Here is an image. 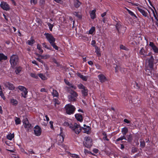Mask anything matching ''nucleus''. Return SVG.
Here are the masks:
<instances>
[{
  "mask_svg": "<svg viewBox=\"0 0 158 158\" xmlns=\"http://www.w3.org/2000/svg\"><path fill=\"white\" fill-rule=\"evenodd\" d=\"M52 94L54 96L56 97H57L58 95V94L57 91L54 89H53Z\"/></svg>",
  "mask_w": 158,
  "mask_h": 158,
  "instance_id": "nucleus-46",
  "label": "nucleus"
},
{
  "mask_svg": "<svg viewBox=\"0 0 158 158\" xmlns=\"http://www.w3.org/2000/svg\"><path fill=\"white\" fill-rule=\"evenodd\" d=\"M145 146V142L144 141H140V146L142 148H144Z\"/></svg>",
  "mask_w": 158,
  "mask_h": 158,
  "instance_id": "nucleus-38",
  "label": "nucleus"
},
{
  "mask_svg": "<svg viewBox=\"0 0 158 158\" xmlns=\"http://www.w3.org/2000/svg\"><path fill=\"white\" fill-rule=\"evenodd\" d=\"M49 123L51 125L50 127L52 129L53 128V122L52 121H51Z\"/></svg>",
  "mask_w": 158,
  "mask_h": 158,
  "instance_id": "nucleus-61",
  "label": "nucleus"
},
{
  "mask_svg": "<svg viewBox=\"0 0 158 158\" xmlns=\"http://www.w3.org/2000/svg\"><path fill=\"white\" fill-rule=\"evenodd\" d=\"M99 79H106L105 76L103 74H101L98 75Z\"/></svg>",
  "mask_w": 158,
  "mask_h": 158,
  "instance_id": "nucleus-48",
  "label": "nucleus"
},
{
  "mask_svg": "<svg viewBox=\"0 0 158 158\" xmlns=\"http://www.w3.org/2000/svg\"><path fill=\"white\" fill-rule=\"evenodd\" d=\"M72 129L77 134H79L82 130L80 125L77 124L76 123L74 124V126L72 127Z\"/></svg>",
  "mask_w": 158,
  "mask_h": 158,
  "instance_id": "nucleus-7",
  "label": "nucleus"
},
{
  "mask_svg": "<svg viewBox=\"0 0 158 158\" xmlns=\"http://www.w3.org/2000/svg\"><path fill=\"white\" fill-rule=\"evenodd\" d=\"M149 45L152 48L155 46L154 43L152 42H149Z\"/></svg>",
  "mask_w": 158,
  "mask_h": 158,
  "instance_id": "nucleus-55",
  "label": "nucleus"
},
{
  "mask_svg": "<svg viewBox=\"0 0 158 158\" xmlns=\"http://www.w3.org/2000/svg\"><path fill=\"white\" fill-rule=\"evenodd\" d=\"M81 129L84 130L83 132L88 134L91 133V127L89 126H86V127H81Z\"/></svg>",
  "mask_w": 158,
  "mask_h": 158,
  "instance_id": "nucleus-13",
  "label": "nucleus"
},
{
  "mask_svg": "<svg viewBox=\"0 0 158 158\" xmlns=\"http://www.w3.org/2000/svg\"><path fill=\"white\" fill-rule=\"evenodd\" d=\"M37 48L39 51V53L40 54H42L44 51L42 48L41 45L39 44H37Z\"/></svg>",
  "mask_w": 158,
  "mask_h": 158,
  "instance_id": "nucleus-27",
  "label": "nucleus"
},
{
  "mask_svg": "<svg viewBox=\"0 0 158 158\" xmlns=\"http://www.w3.org/2000/svg\"><path fill=\"white\" fill-rule=\"evenodd\" d=\"M35 42V40L32 39L31 40H28L27 41V43L28 44L30 45H32Z\"/></svg>",
  "mask_w": 158,
  "mask_h": 158,
  "instance_id": "nucleus-35",
  "label": "nucleus"
},
{
  "mask_svg": "<svg viewBox=\"0 0 158 158\" xmlns=\"http://www.w3.org/2000/svg\"><path fill=\"white\" fill-rule=\"evenodd\" d=\"M46 38L49 43L56 50H58L59 47L56 45L55 41V38L53 37L51 34L45 33L44 34Z\"/></svg>",
  "mask_w": 158,
  "mask_h": 158,
  "instance_id": "nucleus-1",
  "label": "nucleus"
},
{
  "mask_svg": "<svg viewBox=\"0 0 158 158\" xmlns=\"http://www.w3.org/2000/svg\"><path fill=\"white\" fill-rule=\"evenodd\" d=\"M30 3L32 5H35L37 3V0H30Z\"/></svg>",
  "mask_w": 158,
  "mask_h": 158,
  "instance_id": "nucleus-39",
  "label": "nucleus"
},
{
  "mask_svg": "<svg viewBox=\"0 0 158 158\" xmlns=\"http://www.w3.org/2000/svg\"><path fill=\"white\" fill-rule=\"evenodd\" d=\"M107 18L104 17L103 18L102 21L104 23H105L106 21H107Z\"/></svg>",
  "mask_w": 158,
  "mask_h": 158,
  "instance_id": "nucleus-57",
  "label": "nucleus"
},
{
  "mask_svg": "<svg viewBox=\"0 0 158 158\" xmlns=\"http://www.w3.org/2000/svg\"><path fill=\"white\" fill-rule=\"evenodd\" d=\"M65 107L66 113L69 114H73L76 109L75 107L71 104L66 105Z\"/></svg>",
  "mask_w": 158,
  "mask_h": 158,
  "instance_id": "nucleus-4",
  "label": "nucleus"
},
{
  "mask_svg": "<svg viewBox=\"0 0 158 158\" xmlns=\"http://www.w3.org/2000/svg\"><path fill=\"white\" fill-rule=\"evenodd\" d=\"M54 102L56 104H60V102H59V101L58 100L54 99Z\"/></svg>",
  "mask_w": 158,
  "mask_h": 158,
  "instance_id": "nucleus-56",
  "label": "nucleus"
},
{
  "mask_svg": "<svg viewBox=\"0 0 158 158\" xmlns=\"http://www.w3.org/2000/svg\"><path fill=\"white\" fill-rule=\"evenodd\" d=\"M15 69V73L16 74H19L21 72L22 68L20 66H18L16 67Z\"/></svg>",
  "mask_w": 158,
  "mask_h": 158,
  "instance_id": "nucleus-22",
  "label": "nucleus"
},
{
  "mask_svg": "<svg viewBox=\"0 0 158 158\" xmlns=\"http://www.w3.org/2000/svg\"><path fill=\"white\" fill-rule=\"evenodd\" d=\"M77 76L81 78V79H86V76L83 75L81 74V73H77Z\"/></svg>",
  "mask_w": 158,
  "mask_h": 158,
  "instance_id": "nucleus-33",
  "label": "nucleus"
},
{
  "mask_svg": "<svg viewBox=\"0 0 158 158\" xmlns=\"http://www.w3.org/2000/svg\"><path fill=\"white\" fill-rule=\"evenodd\" d=\"M95 67L96 68L98 69H102V67L98 64H96Z\"/></svg>",
  "mask_w": 158,
  "mask_h": 158,
  "instance_id": "nucleus-54",
  "label": "nucleus"
},
{
  "mask_svg": "<svg viewBox=\"0 0 158 158\" xmlns=\"http://www.w3.org/2000/svg\"><path fill=\"white\" fill-rule=\"evenodd\" d=\"M2 84L6 88H7L10 90H13L15 89L14 85L10 82H4Z\"/></svg>",
  "mask_w": 158,
  "mask_h": 158,
  "instance_id": "nucleus-8",
  "label": "nucleus"
},
{
  "mask_svg": "<svg viewBox=\"0 0 158 158\" xmlns=\"http://www.w3.org/2000/svg\"><path fill=\"white\" fill-rule=\"evenodd\" d=\"M18 88L22 91H23L24 90H25V89H26L25 87L22 86H18Z\"/></svg>",
  "mask_w": 158,
  "mask_h": 158,
  "instance_id": "nucleus-43",
  "label": "nucleus"
},
{
  "mask_svg": "<svg viewBox=\"0 0 158 158\" xmlns=\"http://www.w3.org/2000/svg\"><path fill=\"white\" fill-rule=\"evenodd\" d=\"M38 77H39L41 79H44L45 78V75L42 73H39L37 74Z\"/></svg>",
  "mask_w": 158,
  "mask_h": 158,
  "instance_id": "nucleus-49",
  "label": "nucleus"
},
{
  "mask_svg": "<svg viewBox=\"0 0 158 158\" xmlns=\"http://www.w3.org/2000/svg\"><path fill=\"white\" fill-rule=\"evenodd\" d=\"M81 4V3L78 0H74V5L76 8H79Z\"/></svg>",
  "mask_w": 158,
  "mask_h": 158,
  "instance_id": "nucleus-21",
  "label": "nucleus"
},
{
  "mask_svg": "<svg viewBox=\"0 0 158 158\" xmlns=\"http://www.w3.org/2000/svg\"><path fill=\"white\" fill-rule=\"evenodd\" d=\"M47 24L50 30L51 31H52V28L54 25L53 24L50 23H47Z\"/></svg>",
  "mask_w": 158,
  "mask_h": 158,
  "instance_id": "nucleus-40",
  "label": "nucleus"
},
{
  "mask_svg": "<svg viewBox=\"0 0 158 158\" xmlns=\"http://www.w3.org/2000/svg\"><path fill=\"white\" fill-rule=\"evenodd\" d=\"M147 51L145 50L144 48L143 47L139 50V54L140 55H143V57H145L147 56Z\"/></svg>",
  "mask_w": 158,
  "mask_h": 158,
  "instance_id": "nucleus-15",
  "label": "nucleus"
},
{
  "mask_svg": "<svg viewBox=\"0 0 158 158\" xmlns=\"http://www.w3.org/2000/svg\"><path fill=\"white\" fill-rule=\"evenodd\" d=\"M18 88L22 91H23L24 90H25V89H26L25 87L22 86H18Z\"/></svg>",
  "mask_w": 158,
  "mask_h": 158,
  "instance_id": "nucleus-44",
  "label": "nucleus"
},
{
  "mask_svg": "<svg viewBox=\"0 0 158 158\" xmlns=\"http://www.w3.org/2000/svg\"><path fill=\"white\" fill-rule=\"evenodd\" d=\"M34 129L35 134L36 136H39L41 135V129L39 126L36 125L34 127Z\"/></svg>",
  "mask_w": 158,
  "mask_h": 158,
  "instance_id": "nucleus-10",
  "label": "nucleus"
},
{
  "mask_svg": "<svg viewBox=\"0 0 158 158\" xmlns=\"http://www.w3.org/2000/svg\"><path fill=\"white\" fill-rule=\"evenodd\" d=\"M70 95L68 96V98L69 101L74 102L76 100L77 97L78 96L77 93L74 90H71L69 93Z\"/></svg>",
  "mask_w": 158,
  "mask_h": 158,
  "instance_id": "nucleus-6",
  "label": "nucleus"
},
{
  "mask_svg": "<svg viewBox=\"0 0 158 158\" xmlns=\"http://www.w3.org/2000/svg\"><path fill=\"white\" fill-rule=\"evenodd\" d=\"M77 87L80 89H85L86 87H85L82 84H78L77 85Z\"/></svg>",
  "mask_w": 158,
  "mask_h": 158,
  "instance_id": "nucleus-47",
  "label": "nucleus"
},
{
  "mask_svg": "<svg viewBox=\"0 0 158 158\" xmlns=\"http://www.w3.org/2000/svg\"><path fill=\"white\" fill-rule=\"evenodd\" d=\"M152 10V12H153V16H154L155 19H156V18L157 17L156 16V14H155L154 11L153 10Z\"/></svg>",
  "mask_w": 158,
  "mask_h": 158,
  "instance_id": "nucleus-63",
  "label": "nucleus"
},
{
  "mask_svg": "<svg viewBox=\"0 0 158 158\" xmlns=\"http://www.w3.org/2000/svg\"><path fill=\"white\" fill-rule=\"evenodd\" d=\"M96 10L94 9L92 10L90 12V15L91 18L92 19H94L96 18Z\"/></svg>",
  "mask_w": 158,
  "mask_h": 158,
  "instance_id": "nucleus-16",
  "label": "nucleus"
},
{
  "mask_svg": "<svg viewBox=\"0 0 158 158\" xmlns=\"http://www.w3.org/2000/svg\"><path fill=\"white\" fill-rule=\"evenodd\" d=\"M95 53L97 54L98 56H100L101 55V53L100 52L99 49L98 47H95Z\"/></svg>",
  "mask_w": 158,
  "mask_h": 158,
  "instance_id": "nucleus-32",
  "label": "nucleus"
},
{
  "mask_svg": "<svg viewBox=\"0 0 158 158\" xmlns=\"http://www.w3.org/2000/svg\"><path fill=\"white\" fill-rule=\"evenodd\" d=\"M0 6L3 10L7 11L10 9L9 5L5 2H2L0 4Z\"/></svg>",
  "mask_w": 158,
  "mask_h": 158,
  "instance_id": "nucleus-9",
  "label": "nucleus"
},
{
  "mask_svg": "<svg viewBox=\"0 0 158 158\" xmlns=\"http://www.w3.org/2000/svg\"><path fill=\"white\" fill-rule=\"evenodd\" d=\"M103 139L104 140H106L108 141L109 140V139L108 138H107V136H104L103 137Z\"/></svg>",
  "mask_w": 158,
  "mask_h": 158,
  "instance_id": "nucleus-64",
  "label": "nucleus"
},
{
  "mask_svg": "<svg viewBox=\"0 0 158 158\" xmlns=\"http://www.w3.org/2000/svg\"><path fill=\"white\" fill-rule=\"evenodd\" d=\"M14 134H11V133H10L8 134L7 136V138L10 140H11L14 137Z\"/></svg>",
  "mask_w": 158,
  "mask_h": 158,
  "instance_id": "nucleus-34",
  "label": "nucleus"
},
{
  "mask_svg": "<svg viewBox=\"0 0 158 158\" xmlns=\"http://www.w3.org/2000/svg\"><path fill=\"white\" fill-rule=\"evenodd\" d=\"M23 124H24V127L25 128L28 129L31 126V124L29 123L27 119L24 120L23 122Z\"/></svg>",
  "mask_w": 158,
  "mask_h": 158,
  "instance_id": "nucleus-19",
  "label": "nucleus"
},
{
  "mask_svg": "<svg viewBox=\"0 0 158 158\" xmlns=\"http://www.w3.org/2000/svg\"><path fill=\"white\" fill-rule=\"evenodd\" d=\"M42 44L43 48H44L49 50H52V48L50 45L48 46L47 44V43H46V42L43 43H42Z\"/></svg>",
  "mask_w": 158,
  "mask_h": 158,
  "instance_id": "nucleus-25",
  "label": "nucleus"
},
{
  "mask_svg": "<svg viewBox=\"0 0 158 158\" xmlns=\"http://www.w3.org/2000/svg\"><path fill=\"white\" fill-rule=\"evenodd\" d=\"M84 152L85 154H89L90 153V152L89 151L86 149L84 150Z\"/></svg>",
  "mask_w": 158,
  "mask_h": 158,
  "instance_id": "nucleus-58",
  "label": "nucleus"
},
{
  "mask_svg": "<svg viewBox=\"0 0 158 158\" xmlns=\"http://www.w3.org/2000/svg\"><path fill=\"white\" fill-rule=\"evenodd\" d=\"M84 140L85 141L83 142L84 145L88 148H90L93 144L92 140L90 137L89 136L85 137Z\"/></svg>",
  "mask_w": 158,
  "mask_h": 158,
  "instance_id": "nucleus-5",
  "label": "nucleus"
},
{
  "mask_svg": "<svg viewBox=\"0 0 158 158\" xmlns=\"http://www.w3.org/2000/svg\"><path fill=\"white\" fill-rule=\"evenodd\" d=\"M19 61V57L16 55H12L10 56L9 62L11 66L14 68L18 64Z\"/></svg>",
  "mask_w": 158,
  "mask_h": 158,
  "instance_id": "nucleus-2",
  "label": "nucleus"
},
{
  "mask_svg": "<svg viewBox=\"0 0 158 158\" xmlns=\"http://www.w3.org/2000/svg\"><path fill=\"white\" fill-rule=\"evenodd\" d=\"M64 134L62 132H61L60 134V135H58L57 139L58 140V142L59 143H63L64 141Z\"/></svg>",
  "mask_w": 158,
  "mask_h": 158,
  "instance_id": "nucleus-11",
  "label": "nucleus"
},
{
  "mask_svg": "<svg viewBox=\"0 0 158 158\" xmlns=\"http://www.w3.org/2000/svg\"><path fill=\"white\" fill-rule=\"evenodd\" d=\"M120 22H117L115 26L116 29L119 34L124 33L127 29V27L121 24Z\"/></svg>",
  "mask_w": 158,
  "mask_h": 158,
  "instance_id": "nucleus-3",
  "label": "nucleus"
},
{
  "mask_svg": "<svg viewBox=\"0 0 158 158\" xmlns=\"http://www.w3.org/2000/svg\"><path fill=\"white\" fill-rule=\"evenodd\" d=\"M124 122L127 123H130V121L126 118L124 119Z\"/></svg>",
  "mask_w": 158,
  "mask_h": 158,
  "instance_id": "nucleus-62",
  "label": "nucleus"
},
{
  "mask_svg": "<svg viewBox=\"0 0 158 158\" xmlns=\"http://www.w3.org/2000/svg\"><path fill=\"white\" fill-rule=\"evenodd\" d=\"M73 14L79 19H81L82 18V16L79 13V12H74Z\"/></svg>",
  "mask_w": 158,
  "mask_h": 158,
  "instance_id": "nucleus-31",
  "label": "nucleus"
},
{
  "mask_svg": "<svg viewBox=\"0 0 158 158\" xmlns=\"http://www.w3.org/2000/svg\"><path fill=\"white\" fill-rule=\"evenodd\" d=\"M10 102L12 105L14 106H16L18 103V101L14 99H11Z\"/></svg>",
  "mask_w": 158,
  "mask_h": 158,
  "instance_id": "nucleus-29",
  "label": "nucleus"
},
{
  "mask_svg": "<svg viewBox=\"0 0 158 158\" xmlns=\"http://www.w3.org/2000/svg\"><path fill=\"white\" fill-rule=\"evenodd\" d=\"M82 94L83 96L84 97L86 96L88 94V89L87 88L85 87L81 90Z\"/></svg>",
  "mask_w": 158,
  "mask_h": 158,
  "instance_id": "nucleus-24",
  "label": "nucleus"
},
{
  "mask_svg": "<svg viewBox=\"0 0 158 158\" xmlns=\"http://www.w3.org/2000/svg\"><path fill=\"white\" fill-rule=\"evenodd\" d=\"M23 92L21 93L22 96L25 98H26L27 97V95L28 93V91L27 89H26L25 90H24Z\"/></svg>",
  "mask_w": 158,
  "mask_h": 158,
  "instance_id": "nucleus-26",
  "label": "nucleus"
},
{
  "mask_svg": "<svg viewBox=\"0 0 158 158\" xmlns=\"http://www.w3.org/2000/svg\"><path fill=\"white\" fill-rule=\"evenodd\" d=\"M76 118L79 121L82 122L83 121L82 116L80 114H77L75 115Z\"/></svg>",
  "mask_w": 158,
  "mask_h": 158,
  "instance_id": "nucleus-17",
  "label": "nucleus"
},
{
  "mask_svg": "<svg viewBox=\"0 0 158 158\" xmlns=\"http://www.w3.org/2000/svg\"><path fill=\"white\" fill-rule=\"evenodd\" d=\"M133 139L131 135H128L127 139V140L129 142H131Z\"/></svg>",
  "mask_w": 158,
  "mask_h": 158,
  "instance_id": "nucleus-45",
  "label": "nucleus"
},
{
  "mask_svg": "<svg viewBox=\"0 0 158 158\" xmlns=\"http://www.w3.org/2000/svg\"><path fill=\"white\" fill-rule=\"evenodd\" d=\"M15 124L16 125L20 124L21 123V120L20 118L17 117H15Z\"/></svg>",
  "mask_w": 158,
  "mask_h": 158,
  "instance_id": "nucleus-30",
  "label": "nucleus"
},
{
  "mask_svg": "<svg viewBox=\"0 0 158 158\" xmlns=\"http://www.w3.org/2000/svg\"><path fill=\"white\" fill-rule=\"evenodd\" d=\"M30 76L32 78L37 79L38 78L37 74L35 73H31L30 74Z\"/></svg>",
  "mask_w": 158,
  "mask_h": 158,
  "instance_id": "nucleus-41",
  "label": "nucleus"
},
{
  "mask_svg": "<svg viewBox=\"0 0 158 158\" xmlns=\"http://www.w3.org/2000/svg\"><path fill=\"white\" fill-rule=\"evenodd\" d=\"M137 9L138 11L143 16L145 17H147L148 18V14L146 11H145L144 10H143L139 7H137Z\"/></svg>",
  "mask_w": 158,
  "mask_h": 158,
  "instance_id": "nucleus-14",
  "label": "nucleus"
},
{
  "mask_svg": "<svg viewBox=\"0 0 158 158\" xmlns=\"http://www.w3.org/2000/svg\"><path fill=\"white\" fill-rule=\"evenodd\" d=\"M8 57L3 53H0V61L5 60L7 59Z\"/></svg>",
  "mask_w": 158,
  "mask_h": 158,
  "instance_id": "nucleus-20",
  "label": "nucleus"
},
{
  "mask_svg": "<svg viewBox=\"0 0 158 158\" xmlns=\"http://www.w3.org/2000/svg\"><path fill=\"white\" fill-rule=\"evenodd\" d=\"M70 87H69L67 86H66L64 87V89L66 91H67L68 92L70 93L71 92V90H72L70 89Z\"/></svg>",
  "mask_w": 158,
  "mask_h": 158,
  "instance_id": "nucleus-51",
  "label": "nucleus"
},
{
  "mask_svg": "<svg viewBox=\"0 0 158 158\" xmlns=\"http://www.w3.org/2000/svg\"><path fill=\"white\" fill-rule=\"evenodd\" d=\"M71 156L73 158H80L79 156L75 154H72Z\"/></svg>",
  "mask_w": 158,
  "mask_h": 158,
  "instance_id": "nucleus-52",
  "label": "nucleus"
},
{
  "mask_svg": "<svg viewBox=\"0 0 158 158\" xmlns=\"http://www.w3.org/2000/svg\"><path fill=\"white\" fill-rule=\"evenodd\" d=\"M96 43V41L95 40H92L91 41V44L92 46L95 48V47H97L95 45Z\"/></svg>",
  "mask_w": 158,
  "mask_h": 158,
  "instance_id": "nucleus-53",
  "label": "nucleus"
},
{
  "mask_svg": "<svg viewBox=\"0 0 158 158\" xmlns=\"http://www.w3.org/2000/svg\"><path fill=\"white\" fill-rule=\"evenodd\" d=\"M127 11L128 13L131 16L133 17L134 19H137L138 17L132 11L127 9Z\"/></svg>",
  "mask_w": 158,
  "mask_h": 158,
  "instance_id": "nucleus-23",
  "label": "nucleus"
},
{
  "mask_svg": "<svg viewBox=\"0 0 158 158\" xmlns=\"http://www.w3.org/2000/svg\"><path fill=\"white\" fill-rule=\"evenodd\" d=\"M131 152L133 153L137 152V149L136 148H132Z\"/></svg>",
  "mask_w": 158,
  "mask_h": 158,
  "instance_id": "nucleus-50",
  "label": "nucleus"
},
{
  "mask_svg": "<svg viewBox=\"0 0 158 158\" xmlns=\"http://www.w3.org/2000/svg\"><path fill=\"white\" fill-rule=\"evenodd\" d=\"M107 14L106 12H105L102 14L101 15V16L102 18H104L106 15Z\"/></svg>",
  "mask_w": 158,
  "mask_h": 158,
  "instance_id": "nucleus-59",
  "label": "nucleus"
},
{
  "mask_svg": "<svg viewBox=\"0 0 158 158\" xmlns=\"http://www.w3.org/2000/svg\"><path fill=\"white\" fill-rule=\"evenodd\" d=\"M88 64H89V65H91V66H92V65H93V62L91 60H90V61H88Z\"/></svg>",
  "mask_w": 158,
  "mask_h": 158,
  "instance_id": "nucleus-60",
  "label": "nucleus"
},
{
  "mask_svg": "<svg viewBox=\"0 0 158 158\" xmlns=\"http://www.w3.org/2000/svg\"><path fill=\"white\" fill-rule=\"evenodd\" d=\"M64 82L66 84L69 86L70 88H73L74 89H76L77 87L75 86H74L72 84H70L68 81V80H64Z\"/></svg>",
  "mask_w": 158,
  "mask_h": 158,
  "instance_id": "nucleus-18",
  "label": "nucleus"
},
{
  "mask_svg": "<svg viewBox=\"0 0 158 158\" xmlns=\"http://www.w3.org/2000/svg\"><path fill=\"white\" fill-rule=\"evenodd\" d=\"M95 31V27H92L89 31V33L90 34H92Z\"/></svg>",
  "mask_w": 158,
  "mask_h": 158,
  "instance_id": "nucleus-36",
  "label": "nucleus"
},
{
  "mask_svg": "<svg viewBox=\"0 0 158 158\" xmlns=\"http://www.w3.org/2000/svg\"><path fill=\"white\" fill-rule=\"evenodd\" d=\"M128 131V129L126 127L123 128L122 130V132L123 135H126Z\"/></svg>",
  "mask_w": 158,
  "mask_h": 158,
  "instance_id": "nucleus-28",
  "label": "nucleus"
},
{
  "mask_svg": "<svg viewBox=\"0 0 158 158\" xmlns=\"http://www.w3.org/2000/svg\"><path fill=\"white\" fill-rule=\"evenodd\" d=\"M152 49L155 53H158V48L156 45L152 48Z\"/></svg>",
  "mask_w": 158,
  "mask_h": 158,
  "instance_id": "nucleus-42",
  "label": "nucleus"
},
{
  "mask_svg": "<svg viewBox=\"0 0 158 158\" xmlns=\"http://www.w3.org/2000/svg\"><path fill=\"white\" fill-rule=\"evenodd\" d=\"M120 49L124 50L126 51H127L128 50V48L122 44L120 45Z\"/></svg>",
  "mask_w": 158,
  "mask_h": 158,
  "instance_id": "nucleus-37",
  "label": "nucleus"
},
{
  "mask_svg": "<svg viewBox=\"0 0 158 158\" xmlns=\"http://www.w3.org/2000/svg\"><path fill=\"white\" fill-rule=\"evenodd\" d=\"M154 58L152 56H151L150 58L148 60V66L149 68L151 69H152L154 66Z\"/></svg>",
  "mask_w": 158,
  "mask_h": 158,
  "instance_id": "nucleus-12",
  "label": "nucleus"
}]
</instances>
